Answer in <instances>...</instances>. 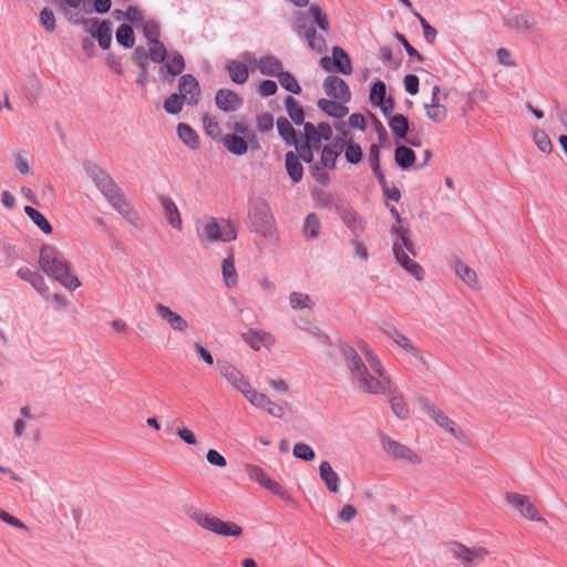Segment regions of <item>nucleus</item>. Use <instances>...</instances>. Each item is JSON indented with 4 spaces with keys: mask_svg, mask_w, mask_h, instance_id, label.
<instances>
[{
    "mask_svg": "<svg viewBox=\"0 0 567 567\" xmlns=\"http://www.w3.org/2000/svg\"><path fill=\"white\" fill-rule=\"evenodd\" d=\"M184 513L187 515L189 519L196 523L199 527L223 536V537H234L238 538L243 535V527L237 523L231 520H223L217 516H214L209 513L203 512L202 509L187 505L184 507Z\"/></svg>",
    "mask_w": 567,
    "mask_h": 567,
    "instance_id": "obj_7",
    "label": "nucleus"
},
{
    "mask_svg": "<svg viewBox=\"0 0 567 567\" xmlns=\"http://www.w3.org/2000/svg\"><path fill=\"white\" fill-rule=\"evenodd\" d=\"M20 414L21 417L18 419L13 425L14 435L18 437H21L24 434L25 421L33 419V414L30 406H22L20 409Z\"/></svg>",
    "mask_w": 567,
    "mask_h": 567,
    "instance_id": "obj_50",
    "label": "nucleus"
},
{
    "mask_svg": "<svg viewBox=\"0 0 567 567\" xmlns=\"http://www.w3.org/2000/svg\"><path fill=\"white\" fill-rule=\"evenodd\" d=\"M176 435L187 445L196 446L198 444L197 435L187 426L177 427Z\"/></svg>",
    "mask_w": 567,
    "mask_h": 567,
    "instance_id": "obj_58",
    "label": "nucleus"
},
{
    "mask_svg": "<svg viewBox=\"0 0 567 567\" xmlns=\"http://www.w3.org/2000/svg\"><path fill=\"white\" fill-rule=\"evenodd\" d=\"M394 159L402 169H409L415 162V153L408 146L400 145L395 148Z\"/></svg>",
    "mask_w": 567,
    "mask_h": 567,
    "instance_id": "obj_35",
    "label": "nucleus"
},
{
    "mask_svg": "<svg viewBox=\"0 0 567 567\" xmlns=\"http://www.w3.org/2000/svg\"><path fill=\"white\" fill-rule=\"evenodd\" d=\"M203 125L206 134L210 136L213 140H221V128L219 126L218 121L215 116H212L209 114H205L203 116Z\"/></svg>",
    "mask_w": 567,
    "mask_h": 567,
    "instance_id": "obj_47",
    "label": "nucleus"
},
{
    "mask_svg": "<svg viewBox=\"0 0 567 567\" xmlns=\"http://www.w3.org/2000/svg\"><path fill=\"white\" fill-rule=\"evenodd\" d=\"M143 24V33L147 38L148 42L157 41L159 35V25L156 21L150 20Z\"/></svg>",
    "mask_w": 567,
    "mask_h": 567,
    "instance_id": "obj_61",
    "label": "nucleus"
},
{
    "mask_svg": "<svg viewBox=\"0 0 567 567\" xmlns=\"http://www.w3.org/2000/svg\"><path fill=\"white\" fill-rule=\"evenodd\" d=\"M179 95L188 105H196L199 100L200 89L198 81L190 74L182 75L178 81Z\"/></svg>",
    "mask_w": 567,
    "mask_h": 567,
    "instance_id": "obj_21",
    "label": "nucleus"
},
{
    "mask_svg": "<svg viewBox=\"0 0 567 567\" xmlns=\"http://www.w3.org/2000/svg\"><path fill=\"white\" fill-rule=\"evenodd\" d=\"M293 456L302 461H312L316 457L313 449L302 442L296 443L292 450Z\"/></svg>",
    "mask_w": 567,
    "mask_h": 567,
    "instance_id": "obj_53",
    "label": "nucleus"
},
{
    "mask_svg": "<svg viewBox=\"0 0 567 567\" xmlns=\"http://www.w3.org/2000/svg\"><path fill=\"white\" fill-rule=\"evenodd\" d=\"M306 38L311 49L318 52H322L324 50L326 41L323 37L317 34V31L313 28L306 31Z\"/></svg>",
    "mask_w": 567,
    "mask_h": 567,
    "instance_id": "obj_55",
    "label": "nucleus"
},
{
    "mask_svg": "<svg viewBox=\"0 0 567 567\" xmlns=\"http://www.w3.org/2000/svg\"><path fill=\"white\" fill-rule=\"evenodd\" d=\"M343 104L344 103H341L340 101L327 99H321L318 101L319 109L323 111L327 115L336 118H342L348 114L349 110Z\"/></svg>",
    "mask_w": 567,
    "mask_h": 567,
    "instance_id": "obj_32",
    "label": "nucleus"
},
{
    "mask_svg": "<svg viewBox=\"0 0 567 567\" xmlns=\"http://www.w3.org/2000/svg\"><path fill=\"white\" fill-rule=\"evenodd\" d=\"M148 53L150 59L156 63L165 61L167 56L166 49L159 40L148 42Z\"/></svg>",
    "mask_w": 567,
    "mask_h": 567,
    "instance_id": "obj_51",
    "label": "nucleus"
},
{
    "mask_svg": "<svg viewBox=\"0 0 567 567\" xmlns=\"http://www.w3.org/2000/svg\"><path fill=\"white\" fill-rule=\"evenodd\" d=\"M221 271L225 285L227 287H235L238 282V276L235 268V261L233 256H228L223 260Z\"/></svg>",
    "mask_w": 567,
    "mask_h": 567,
    "instance_id": "obj_39",
    "label": "nucleus"
},
{
    "mask_svg": "<svg viewBox=\"0 0 567 567\" xmlns=\"http://www.w3.org/2000/svg\"><path fill=\"white\" fill-rule=\"evenodd\" d=\"M226 70L234 83L244 84L248 80L249 71L243 62L231 60L226 64Z\"/></svg>",
    "mask_w": 567,
    "mask_h": 567,
    "instance_id": "obj_34",
    "label": "nucleus"
},
{
    "mask_svg": "<svg viewBox=\"0 0 567 567\" xmlns=\"http://www.w3.org/2000/svg\"><path fill=\"white\" fill-rule=\"evenodd\" d=\"M454 275L462 280L470 289L480 290L481 284L476 271L457 257L450 260Z\"/></svg>",
    "mask_w": 567,
    "mask_h": 567,
    "instance_id": "obj_17",
    "label": "nucleus"
},
{
    "mask_svg": "<svg viewBox=\"0 0 567 567\" xmlns=\"http://www.w3.org/2000/svg\"><path fill=\"white\" fill-rule=\"evenodd\" d=\"M276 124L279 135L287 145L297 144L298 141L296 138V132L290 122L286 117H279Z\"/></svg>",
    "mask_w": 567,
    "mask_h": 567,
    "instance_id": "obj_40",
    "label": "nucleus"
},
{
    "mask_svg": "<svg viewBox=\"0 0 567 567\" xmlns=\"http://www.w3.org/2000/svg\"><path fill=\"white\" fill-rule=\"evenodd\" d=\"M320 225L319 217L315 213L309 214L303 224L305 236L311 239L316 238L319 235Z\"/></svg>",
    "mask_w": 567,
    "mask_h": 567,
    "instance_id": "obj_49",
    "label": "nucleus"
},
{
    "mask_svg": "<svg viewBox=\"0 0 567 567\" xmlns=\"http://www.w3.org/2000/svg\"><path fill=\"white\" fill-rule=\"evenodd\" d=\"M385 84L382 81L375 82L370 91V101L373 105L385 100Z\"/></svg>",
    "mask_w": 567,
    "mask_h": 567,
    "instance_id": "obj_59",
    "label": "nucleus"
},
{
    "mask_svg": "<svg viewBox=\"0 0 567 567\" xmlns=\"http://www.w3.org/2000/svg\"><path fill=\"white\" fill-rule=\"evenodd\" d=\"M38 264L48 277L60 282L64 288L73 291L81 286L80 279L72 272L71 264L56 247L43 245Z\"/></svg>",
    "mask_w": 567,
    "mask_h": 567,
    "instance_id": "obj_5",
    "label": "nucleus"
},
{
    "mask_svg": "<svg viewBox=\"0 0 567 567\" xmlns=\"http://www.w3.org/2000/svg\"><path fill=\"white\" fill-rule=\"evenodd\" d=\"M224 147L231 154L241 156L248 151L247 141L237 134H227L221 137Z\"/></svg>",
    "mask_w": 567,
    "mask_h": 567,
    "instance_id": "obj_29",
    "label": "nucleus"
},
{
    "mask_svg": "<svg viewBox=\"0 0 567 567\" xmlns=\"http://www.w3.org/2000/svg\"><path fill=\"white\" fill-rule=\"evenodd\" d=\"M449 94L441 90L439 85H433L431 91V99L424 103V107H446Z\"/></svg>",
    "mask_w": 567,
    "mask_h": 567,
    "instance_id": "obj_48",
    "label": "nucleus"
},
{
    "mask_svg": "<svg viewBox=\"0 0 567 567\" xmlns=\"http://www.w3.org/2000/svg\"><path fill=\"white\" fill-rule=\"evenodd\" d=\"M351 382L361 392L371 395L385 394L394 390V382L377 353L364 341L358 342V350L339 341Z\"/></svg>",
    "mask_w": 567,
    "mask_h": 567,
    "instance_id": "obj_1",
    "label": "nucleus"
},
{
    "mask_svg": "<svg viewBox=\"0 0 567 567\" xmlns=\"http://www.w3.org/2000/svg\"><path fill=\"white\" fill-rule=\"evenodd\" d=\"M287 173L291 181L297 184L302 179L303 167L299 161V156L295 152H288L285 158Z\"/></svg>",
    "mask_w": 567,
    "mask_h": 567,
    "instance_id": "obj_31",
    "label": "nucleus"
},
{
    "mask_svg": "<svg viewBox=\"0 0 567 567\" xmlns=\"http://www.w3.org/2000/svg\"><path fill=\"white\" fill-rule=\"evenodd\" d=\"M158 202L162 207V213L169 226H172L177 231H182L183 229V220L181 217V213L175 204V202L168 197L161 195L158 197Z\"/></svg>",
    "mask_w": 567,
    "mask_h": 567,
    "instance_id": "obj_23",
    "label": "nucleus"
},
{
    "mask_svg": "<svg viewBox=\"0 0 567 567\" xmlns=\"http://www.w3.org/2000/svg\"><path fill=\"white\" fill-rule=\"evenodd\" d=\"M449 550L463 567H476L489 555V550L484 546L467 547L457 542L452 543Z\"/></svg>",
    "mask_w": 567,
    "mask_h": 567,
    "instance_id": "obj_12",
    "label": "nucleus"
},
{
    "mask_svg": "<svg viewBox=\"0 0 567 567\" xmlns=\"http://www.w3.org/2000/svg\"><path fill=\"white\" fill-rule=\"evenodd\" d=\"M381 444L383 451L394 461L404 462L412 466L421 465L423 462L421 454L411 446L389 436H382Z\"/></svg>",
    "mask_w": 567,
    "mask_h": 567,
    "instance_id": "obj_11",
    "label": "nucleus"
},
{
    "mask_svg": "<svg viewBox=\"0 0 567 567\" xmlns=\"http://www.w3.org/2000/svg\"><path fill=\"white\" fill-rule=\"evenodd\" d=\"M116 41L124 48H132L135 42L134 32L128 24H121L116 30Z\"/></svg>",
    "mask_w": 567,
    "mask_h": 567,
    "instance_id": "obj_45",
    "label": "nucleus"
},
{
    "mask_svg": "<svg viewBox=\"0 0 567 567\" xmlns=\"http://www.w3.org/2000/svg\"><path fill=\"white\" fill-rule=\"evenodd\" d=\"M248 228L259 235L265 244L277 240V228L270 206L264 199H256L251 203L248 213Z\"/></svg>",
    "mask_w": 567,
    "mask_h": 567,
    "instance_id": "obj_6",
    "label": "nucleus"
},
{
    "mask_svg": "<svg viewBox=\"0 0 567 567\" xmlns=\"http://www.w3.org/2000/svg\"><path fill=\"white\" fill-rule=\"evenodd\" d=\"M207 462L216 467H225L227 465L226 458L216 450L210 449L206 453Z\"/></svg>",
    "mask_w": 567,
    "mask_h": 567,
    "instance_id": "obj_64",
    "label": "nucleus"
},
{
    "mask_svg": "<svg viewBox=\"0 0 567 567\" xmlns=\"http://www.w3.org/2000/svg\"><path fill=\"white\" fill-rule=\"evenodd\" d=\"M285 106L289 117L295 124L299 125L303 123L305 112L297 100H295L292 96H287L285 99Z\"/></svg>",
    "mask_w": 567,
    "mask_h": 567,
    "instance_id": "obj_38",
    "label": "nucleus"
},
{
    "mask_svg": "<svg viewBox=\"0 0 567 567\" xmlns=\"http://www.w3.org/2000/svg\"><path fill=\"white\" fill-rule=\"evenodd\" d=\"M389 126L394 137L402 140L406 137L409 131V121L402 114H396L390 117Z\"/></svg>",
    "mask_w": 567,
    "mask_h": 567,
    "instance_id": "obj_36",
    "label": "nucleus"
},
{
    "mask_svg": "<svg viewBox=\"0 0 567 567\" xmlns=\"http://www.w3.org/2000/svg\"><path fill=\"white\" fill-rule=\"evenodd\" d=\"M305 142L319 148L323 141H329L332 137V130L328 123H320L317 126L310 122L303 123Z\"/></svg>",
    "mask_w": 567,
    "mask_h": 567,
    "instance_id": "obj_19",
    "label": "nucleus"
},
{
    "mask_svg": "<svg viewBox=\"0 0 567 567\" xmlns=\"http://www.w3.org/2000/svg\"><path fill=\"white\" fill-rule=\"evenodd\" d=\"M421 408L422 411L437 424V426L451 434L455 440L460 442H464L466 440V434L462 427L430 400H422Z\"/></svg>",
    "mask_w": 567,
    "mask_h": 567,
    "instance_id": "obj_10",
    "label": "nucleus"
},
{
    "mask_svg": "<svg viewBox=\"0 0 567 567\" xmlns=\"http://www.w3.org/2000/svg\"><path fill=\"white\" fill-rule=\"evenodd\" d=\"M389 337L395 342L401 349L411 354L415 360L425 364V358L422 352L412 343V341L402 332L393 329L388 332Z\"/></svg>",
    "mask_w": 567,
    "mask_h": 567,
    "instance_id": "obj_27",
    "label": "nucleus"
},
{
    "mask_svg": "<svg viewBox=\"0 0 567 567\" xmlns=\"http://www.w3.org/2000/svg\"><path fill=\"white\" fill-rule=\"evenodd\" d=\"M63 13L71 23L85 25L92 38L97 40L99 45L103 50L110 48L113 32V23L111 21H100L96 18L85 19L80 17V14H71L66 9H63Z\"/></svg>",
    "mask_w": 567,
    "mask_h": 567,
    "instance_id": "obj_8",
    "label": "nucleus"
},
{
    "mask_svg": "<svg viewBox=\"0 0 567 567\" xmlns=\"http://www.w3.org/2000/svg\"><path fill=\"white\" fill-rule=\"evenodd\" d=\"M215 102L217 107L224 112H235L243 104L241 97L234 91L227 89L217 91Z\"/></svg>",
    "mask_w": 567,
    "mask_h": 567,
    "instance_id": "obj_24",
    "label": "nucleus"
},
{
    "mask_svg": "<svg viewBox=\"0 0 567 567\" xmlns=\"http://www.w3.org/2000/svg\"><path fill=\"white\" fill-rule=\"evenodd\" d=\"M199 237L209 243H229L237 238V233L230 220H221L219 223L216 218L209 217L202 223Z\"/></svg>",
    "mask_w": 567,
    "mask_h": 567,
    "instance_id": "obj_9",
    "label": "nucleus"
},
{
    "mask_svg": "<svg viewBox=\"0 0 567 567\" xmlns=\"http://www.w3.org/2000/svg\"><path fill=\"white\" fill-rule=\"evenodd\" d=\"M342 144H343L342 152H344L346 159L350 164L360 163L362 159V156H363L362 148L360 147V145L353 143L351 140L344 141L343 138H342Z\"/></svg>",
    "mask_w": 567,
    "mask_h": 567,
    "instance_id": "obj_44",
    "label": "nucleus"
},
{
    "mask_svg": "<svg viewBox=\"0 0 567 567\" xmlns=\"http://www.w3.org/2000/svg\"><path fill=\"white\" fill-rule=\"evenodd\" d=\"M395 224L390 228L391 247L398 264L417 281L423 280V269L414 261L415 246L411 239L409 227L403 226V219L395 207L390 208Z\"/></svg>",
    "mask_w": 567,
    "mask_h": 567,
    "instance_id": "obj_3",
    "label": "nucleus"
},
{
    "mask_svg": "<svg viewBox=\"0 0 567 567\" xmlns=\"http://www.w3.org/2000/svg\"><path fill=\"white\" fill-rule=\"evenodd\" d=\"M24 213L44 234L49 235L52 233V226L42 213L31 206H25Z\"/></svg>",
    "mask_w": 567,
    "mask_h": 567,
    "instance_id": "obj_42",
    "label": "nucleus"
},
{
    "mask_svg": "<svg viewBox=\"0 0 567 567\" xmlns=\"http://www.w3.org/2000/svg\"><path fill=\"white\" fill-rule=\"evenodd\" d=\"M155 311L173 331L184 333L189 329L188 321L164 303H156Z\"/></svg>",
    "mask_w": 567,
    "mask_h": 567,
    "instance_id": "obj_18",
    "label": "nucleus"
},
{
    "mask_svg": "<svg viewBox=\"0 0 567 567\" xmlns=\"http://www.w3.org/2000/svg\"><path fill=\"white\" fill-rule=\"evenodd\" d=\"M533 141L535 142V144L537 145V147L543 152V153H550L551 150H553V144H551V141L550 138L548 137V135L542 131V130H534L533 131Z\"/></svg>",
    "mask_w": 567,
    "mask_h": 567,
    "instance_id": "obj_52",
    "label": "nucleus"
},
{
    "mask_svg": "<svg viewBox=\"0 0 567 567\" xmlns=\"http://www.w3.org/2000/svg\"><path fill=\"white\" fill-rule=\"evenodd\" d=\"M389 395L392 412L401 420H405L409 416V408L403 395L398 391L394 384V390L385 393Z\"/></svg>",
    "mask_w": 567,
    "mask_h": 567,
    "instance_id": "obj_30",
    "label": "nucleus"
},
{
    "mask_svg": "<svg viewBox=\"0 0 567 567\" xmlns=\"http://www.w3.org/2000/svg\"><path fill=\"white\" fill-rule=\"evenodd\" d=\"M343 144L342 138H337L332 143L326 145L321 152L320 165L327 169L336 167L337 159L342 153Z\"/></svg>",
    "mask_w": 567,
    "mask_h": 567,
    "instance_id": "obj_26",
    "label": "nucleus"
},
{
    "mask_svg": "<svg viewBox=\"0 0 567 567\" xmlns=\"http://www.w3.org/2000/svg\"><path fill=\"white\" fill-rule=\"evenodd\" d=\"M296 147V151L298 152L299 159L301 158L306 163H311L313 161V153L312 148H315L313 145L305 142L303 144H293Z\"/></svg>",
    "mask_w": 567,
    "mask_h": 567,
    "instance_id": "obj_62",
    "label": "nucleus"
},
{
    "mask_svg": "<svg viewBox=\"0 0 567 567\" xmlns=\"http://www.w3.org/2000/svg\"><path fill=\"white\" fill-rule=\"evenodd\" d=\"M280 85L288 92L293 94H299L301 92V87L297 81V79L290 73L281 71L277 75Z\"/></svg>",
    "mask_w": 567,
    "mask_h": 567,
    "instance_id": "obj_46",
    "label": "nucleus"
},
{
    "mask_svg": "<svg viewBox=\"0 0 567 567\" xmlns=\"http://www.w3.org/2000/svg\"><path fill=\"white\" fill-rule=\"evenodd\" d=\"M14 166L18 169V172L22 175H29L31 172L29 158L22 152H18L14 154Z\"/></svg>",
    "mask_w": 567,
    "mask_h": 567,
    "instance_id": "obj_63",
    "label": "nucleus"
},
{
    "mask_svg": "<svg viewBox=\"0 0 567 567\" xmlns=\"http://www.w3.org/2000/svg\"><path fill=\"white\" fill-rule=\"evenodd\" d=\"M184 99L176 93L171 94L164 102V110L168 114H177L183 109Z\"/></svg>",
    "mask_w": 567,
    "mask_h": 567,
    "instance_id": "obj_54",
    "label": "nucleus"
},
{
    "mask_svg": "<svg viewBox=\"0 0 567 567\" xmlns=\"http://www.w3.org/2000/svg\"><path fill=\"white\" fill-rule=\"evenodd\" d=\"M310 12H311L316 23L318 24V27L322 31H328L329 30V21H328L327 16L322 12L321 8L317 4H313L310 7Z\"/></svg>",
    "mask_w": 567,
    "mask_h": 567,
    "instance_id": "obj_60",
    "label": "nucleus"
},
{
    "mask_svg": "<svg viewBox=\"0 0 567 567\" xmlns=\"http://www.w3.org/2000/svg\"><path fill=\"white\" fill-rule=\"evenodd\" d=\"M323 90L326 94L341 103H347L351 99V92L348 84L340 78L329 75L323 81Z\"/></svg>",
    "mask_w": 567,
    "mask_h": 567,
    "instance_id": "obj_20",
    "label": "nucleus"
},
{
    "mask_svg": "<svg viewBox=\"0 0 567 567\" xmlns=\"http://www.w3.org/2000/svg\"><path fill=\"white\" fill-rule=\"evenodd\" d=\"M504 498L506 504L520 517L532 522L545 523L544 517L529 496L516 492H507Z\"/></svg>",
    "mask_w": 567,
    "mask_h": 567,
    "instance_id": "obj_13",
    "label": "nucleus"
},
{
    "mask_svg": "<svg viewBox=\"0 0 567 567\" xmlns=\"http://www.w3.org/2000/svg\"><path fill=\"white\" fill-rule=\"evenodd\" d=\"M177 134L179 138L192 150L198 148L199 142L195 131L187 124L181 123L177 126Z\"/></svg>",
    "mask_w": 567,
    "mask_h": 567,
    "instance_id": "obj_43",
    "label": "nucleus"
},
{
    "mask_svg": "<svg viewBox=\"0 0 567 567\" xmlns=\"http://www.w3.org/2000/svg\"><path fill=\"white\" fill-rule=\"evenodd\" d=\"M426 117L433 123H443L449 115L447 107H424Z\"/></svg>",
    "mask_w": 567,
    "mask_h": 567,
    "instance_id": "obj_56",
    "label": "nucleus"
},
{
    "mask_svg": "<svg viewBox=\"0 0 567 567\" xmlns=\"http://www.w3.org/2000/svg\"><path fill=\"white\" fill-rule=\"evenodd\" d=\"M164 69L172 78L181 74L185 69L184 58L178 52H172L167 55Z\"/></svg>",
    "mask_w": 567,
    "mask_h": 567,
    "instance_id": "obj_41",
    "label": "nucleus"
},
{
    "mask_svg": "<svg viewBox=\"0 0 567 567\" xmlns=\"http://www.w3.org/2000/svg\"><path fill=\"white\" fill-rule=\"evenodd\" d=\"M332 60L338 72L349 75L352 73V63L349 54L340 47L332 49Z\"/></svg>",
    "mask_w": 567,
    "mask_h": 567,
    "instance_id": "obj_33",
    "label": "nucleus"
},
{
    "mask_svg": "<svg viewBox=\"0 0 567 567\" xmlns=\"http://www.w3.org/2000/svg\"><path fill=\"white\" fill-rule=\"evenodd\" d=\"M17 276L20 279L29 282L39 293H44L48 291L44 277L40 272L31 270L30 268H20L17 271Z\"/></svg>",
    "mask_w": 567,
    "mask_h": 567,
    "instance_id": "obj_28",
    "label": "nucleus"
},
{
    "mask_svg": "<svg viewBox=\"0 0 567 567\" xmlns=\"http://www.w3.org/2000/svg\"><path fill=\"white\" fill-rule=\"evenodd\" d=\"M319 477L330 493L340 491V477L328 461H322L318 467Z\"/></svg>",
    "mask_w": 567,
    "mask_h": 567,
    "instance_id": "obj_25",
    "label": "nucleus"
},
{
    "mask_svg": "<svg viewBox=\"0 0 567 567\" xmlns=\"http://www.w3.org/2000/svg\"><path fill=\"white\" fill-rule=\"evenodd\" d=\"M84 169L113 208L117 210L130 224L137 225L140 220L138 214L110 175L99 165L91 162L84 164Z\"/></svg>",
    "mask_w": 567,
    "mask_h": 567,
    "instance_id": "obj_4",
    "label": "nucleus"
},
{
    "mask_svg": "<svg viewBox=\"0 0 567 567\" xmlns=\"http://www.w3.org/2000/svg\"><path fill=\"white\" fill-rule=\"evenodd\" d=\"M505 25L520 34L537 32V20L530 12L513 13L505 18Z\"/></svg>",
    "mask_w": 567,
    "mask_h": 567,
    "instance_id": "obj_15",
    "label": "nucleus"
},
{
    "mask_svg": "<svg viewBox=\"0 0 567 567\" xmlns=\"http://www.w3.org/2000/svg\"><path fill=\"white\" fill-rule=\"evenodd\" d=\"M245 472L251 481L257 482L272 494L281 497L284 501H290V496L286 493L282 486L276 481L271 480L260 466L255 464H246Z\"/></svg>",
    "mask_w": 567,
    "mask_h": 567,
    "instance_id": "obj_14",
    "label": "nucleus"
},
{
    "mask_svg": "<svg viewBox=\"0 0 567 567\" xmlns=\"http://www.w3.org/2000/svg\"><path fill=\"white\" fill-rule=\"evenodd\" d=\"M241 58L245 62L254 64L261 74L267 76H277L282 71V63L274 55L256 59L250 52H245Z\"/></svg>",
    "mask_w": 567,
    "mask_h": 567,
    "instance_id": "obj_16",
    "label": "nucleus"
},
{
    "mask_svg": "<svg viewBox=\"0 0 567 567\" xmlns=\"http://www.w3.org/2000/svg\"><path fill=\"white\" fill-rule=\"evenodd\" d=\"M241 337L243 340L255 351H260L262 349L269 351L275 342L274 337L264 330L248 329L241 334Z\"/></svg>",
    "mask_w": 567,
    "mask_h": 567,
    "instance_id": "obj_22",
    "label": "nucleus"
},
{
    "mask_svg": "<svg viewBox=\"0 0 567 567\" xmlns=\"http://www.w3.org/2000/svg\"><path fill=\"white\" fill-rule=\"evenodd\" d=\"M216 368L233 389L240 392L252 406L265 411L274 417L281 419L285 415L284 408L271 401L265 393L254 389L244 373L233 363L227 360H218Z\"/></svg>",
    "mask_w": 567,
    "mask_h": 567,
    "instance_id": "obj_2",
    "label": "nucleus"
},
{
    "mask_svg": "<svg viewBox=\"0 0 567 567\" xmlns=\"http://www.w3.org/2000/svg\"><path fill=\"white\" fill-rule=\"evenodd\" d=\"M40 22L42 27L50 33H52L56 28L54 13L48 8H43L41 10Z\"/></svg>",
    "mask_w": 567,
    "mask_h": 567,
    "instance_id": "obj_57",
    "label": "nucleus"
},
{
    "mask_svg": "<svg viewBox=\"0 0 567 567\" xmlns=\"http://www.w3.org/2000/svg\"><path fill=\"white\" fill-rule=\"evenodd\" d=\"M289 305L293 310H302L308 309L312 310L315 307V302L312 298L305 292L293 291L289 295Z\"/></svg>",
    "mask_w": 567,
    "mask_h": 567,
    "instance_id": "obj_37",
    "label": "nucleus"
}]
</instances>
